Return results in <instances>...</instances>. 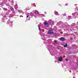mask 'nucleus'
<instances>
[{
	"mask_svg": "<svg viewBox=\"0 0 78 78\" xmlns=\"http://www.w3.org/2000/svg\"><path fill=\"white\" fill-rule=\"evenodd\" d=\"M39 16V13L37 10H34L32 12V16H34L35 18Z\"/></svg>",
	"mask_w": 78,
	"mask_h": 78,
	"instance_id": "1",
	"label": "nucleus"
},
{
	"mask_svg": "<svg viewBox=\"0 0 78 78\" xmlns=\"http://www.w3.org/2000/svg\"><path fill=\"white\" fill-rule=\"evenodd\" d=\"M38 27L39 28L38 29L40 31V32L39 33V34H40L41 37V38L43 39L44 41H45V37L43 36L42 37V36H43V33L41 32V30L40 29V28H41V27H41V24H39L38 25Z\"/></svg>",
	"mask_w": 78,
	"mask_h": 78,
	"instance_id": "2",
	"label": "nucleus"
},
{
	"mask_svg": "<svg viewBox=\"0 0 78 78\" xmlns=\"http://www.w3.org/2000/svg\"><path fill=\"white\" fill-rule=\"evenodd\" d=\"M57 24H58V25H62V27H65L66 28H67L66 25L68 24V23L67 22H65L64 23L63 22H62L61 21H60L59 22L57 23Z\"/></svg>",
	"mask_w": 78,
	"mask_h": 78,
	"instance_id": "3",
	"label": "nucleus"
},
{
	"mask_svg": "<svg viewBox=\"0 0 78 78\" xmlns=\"http://www.w3.org/2000/svg\"><path fill=\"white\" fill-rule=\"evenodd\" d=\"M75 10L76 11H77L76 12H75L74 13H73L72 14V15L73 16H78V8L77 7H76L75 8Z\"/></svg>",
	"mask_w": 78,
	"mask_h": 78,
	"instance_id": "4",
	"label": "nucleus"
},
{
	"mask_svg": "<svg viewBox=\"0 0 78 78\" xmlns=\"http://www.w3.org/2000/svg\"><path fill=\"white\" fill-rule=\"evenodd\" d=\"M27 14V18L28 20H30V19L31 18V16H30V14L27 13H26Z\"/></svg>",
	"mask_w": 78,
	"mask_h": 78,
	"instance_id": "5",
	"label": "nucleus"
},
{
	"mask_svg": "<svg viewBox=\"0 0 78 78\" xmlns=\"http://www.w3.org/2000/svg\"><path fill=\"white\" fill-rule=\"evenodd\" d=\"M7 24H9V26H10V27H12V26L13 25L12 21H10V20H9L8 21H7Z\"/></svg>",
	"mask_w": 78,
	"mask_h": 78,
	"instance_id": "6",
	"label": "nucleus"
},
{
	"mask_svg": "<svg viewBox=\"0 0 78 78\" xmlns=\"http://www.w3.org/2000/svg\"><path fill=\"white\" fill-rule=\"evenodd\" d=\"M53 33V30L51 29L49 31H48V34H51Z\"/></svg>",
	"mask_w": 78,
	"mask_h": 78,
	"instance_id": "7",
	"label": "nucleus"
},
{
	"mask_svg": "<svg viewBox=\"0 0 78 78\" xmlns=\"http://www.w3.org/2000/svg\"><path fill=\"white\" fill-rule=\"evenodd\" d=\"M49 22H50V25H53V24L54 23V22H53V21L51 20H49Z\"/></svg>",
	"mask_w": 78,
	"mask_h": 78,
	"instance_id": "8",
	"label": "nucleus"
},
{
	"mask_svg": "<svg viewBox=\"0 0 78 78\" xmlns=\"http://www.w3.org/2000/svg\"><path fill=\"white\" fill-rule=\"evenodd\" d=\"M58 60L59 62H61L62 61V57H58Z\"/></svg>",
	"mask_w": 78,
	"mask_h": 78,
	"instance_id": "9",
	"label": "nucleus"
},
{
	"mask_svg": "<svg viewBox=\"0 0 78 78\" xmlns=\"http://www.w3.org/2000/svg\"><path fill=\"white\" fill-rule=\"evenodd\" d=\"M59 39L61 41H64L66 40L65 38L63 37H61L59 38Z\"/></svg>",
	"mask_w": 78,
	"mask_h": 78,
	"instance_id": "10",
	"label": "nucleus"
},
{
	"mask_svg": "<svg viewBox=\"0 0 78 78\" xmlns=\"http://www.w3.org/2000/svg\"><path fill=\"white\" fill-rule=\"evenodd\" d=\"M18 11L19 12V13H22V14H24V12L20 10H18Z\"/></svg>",
	"mask_w": 78,
	"mask_h": 78,
	"instance_id": "11",
	"label": "nucleus"
},
{
	"mask_svg": "<svg viewBox=\"0 0 78 78\" xmlns=\"http://www.w3.org/2000/svg\"><path fill=\"white\" fill-rule=\"evenodd\" d=\"M44 25L45 27H47V25H49V23H47L46 22H45L44 23Z\"/></svg>",
	"mask_w": 78,
	"mask_h": 78,
	"instance_id": "12",
	"label": "nucleus"
},
{
	"mask_svg": "<svg viewBox=\"0 0 78 78\" xmlns=\"http://www.w3.org/2000/svg\"><path fill=\"white\" fill-rule=\"evenodd\" d=\"M54 13L55 15H56V16H59V14H58V12L57 11H56V10H55L54 12Z\"/></svg>",
	"mask_w": 78,
	"mask_h": 78,
	"instance_id": "13",
	"label": "nucleus"
},
{
	"mask_svg": "<svg viewBox=\"0 0 78 78\" xmlns=\"http://www.w3.org/2000/svg\"><path fill=\"white\" fill-rule=\"evenodd\" d=\"M2 21L3 22H5V17H3V18H2Z\"/></svg>",
	"mask_w": 78,
	"mask_h": 78,
	"instance_id": "14",
	"label": "nucleus"
},
{
	"mask_svg": "<svg viewBox=\"0 0 78 78\" xmlns=\"http://www.w3.org/2000/svg\"><path fill=\"white\" fill-rule=\"evenodd\" d=\"M11 10L12 11V14H14V13H15V12H14V10L13 8H12Z\"/></svg>",
	"mask_w": 78,
	"mask_h": 78,
	"instance_id": "15",
	"label": "nucleus"
},
{
	"mask_svg": "<svg viewBox=\"0 0 78 78\" xmlns=\"http://www.w3.org/2000/svg\"><path fill=\"white\" fill-rule=\"evenodd\" d=\"M14 15V14H11L9 16V17H12V16H13Z\"/></svg>",
	"mask_w": 78,
	"mask_h": 78,
	"instance_id": "16",
	"label": "nucleus"
},
{
	"mask_svg": "<svg viewBox=\"0 0 78 78\" xmlns=\"http://www.w3.org/2000/svg\"><path fill=\"white\" fill-rule=\"evenodd\" d=\"M66 27L67 28H66V29H67L69 27H70V25L68 24L66 25Z\"/></svg>",
	"mask_w": 78,
	"mask_h": 78,
	"instance_id": "17",
	"label": "nucleus"
},
{
	"mask_svg": "<svg viewBox=\"0 0 78 78\" xmlns=\"http://www.w3.org/2000/svg\"><path fill=\"white\" fill-rule=\"evenodd\" d=\"M31 5H32L33 6H34L35 7H36V5H35V3H34L33 4H31Z\"/></svg>",
	"mask_w": 78,
	"mask_h": 78,
	"instance_id": "18",
	"label": "nucleus"
},
{
	"mask_svg": "<svg viewBox=\"0 0 78 78\" xmlns=\"http://www.w3.org/2000/svg\"><path fill=\"white\" fill-rule=\"evenodd\" d=\"M18 8V6L17 5H16L15 6V8L16 9V8Z\"/></svg>",
	"mask_w": 78,
	"mask_h": 78,
	"instance_id": "19",
	"label": "nucleus"
},
{
	"mask_svg": "<svg viewBox=\"0 0 78 78\" xmlns=\"http://www.w3.org/2000/svg\"><path fill=\"white\" fill-rule=\"evenodd\" d=\"M28 9L27 8V7H25V8H24V10H26V11H27V10H28V9Z\"/></svg>",
	"mask_w": 78,
	"mask_h": 78,
	"instance_id": "20",
	"label": "nucleus"
},
{
	"mask_svg": "<svg viewBox=\"0 0 78 78\" xmlns=\"http://www.w3.org/2000/svg\"><path fill=\"white\" fill-rule=\"evenodd\" d=\"M48 50H49V52H50V53H51V52L52 51H52V50H50V49L49 48L48 49Z\"/></svg>",
	"mask_w": 78,
	"mask_h": 78,
	"instance_id": "21",
	"label": "nucleus"
},
{
	"mask_svg": "<svg viewBox=\"0 0 78 78\" xmlns=\"http://www.w3.org/2000/svg\"><path fill=\"white\" fill-rule=\"evenodd\" d=\"M65 45H64V47H67V44H66Z\"/></svg>",
	"mask_w": 78,
	"mask_h": 78,
	"instance_id": "22",
	"label": "nucleus"
},
{
	"mask_svg": "<svg viewBox=\"0 0 78 78\" xmlns=\"http://www.w3.org/2000/svg\"><path fill=\"white\" fill-rule=\"evenodd\" d=\"M3 9L4 11H7V9L6 8H3Z\"/></svg>",
	"mask_w": 78,
	"mask_h": 78,
	"instance_id": "23",
	"label": "nucleus"
},
{
	"mask_svg": "<svg viewBox=\"0 0 78 78\" xmlns=\"http://www.w3.org/2000/svg\"><path fill=\"white\" fill-rule=\"evenodd\" d=\"M68 18H69V19H73V18H72V16H68Z\"/></svg>",
	"mask_w": 78,
	"mask_h": 78,
	"instance_id": "24",
	"label": "nucleus"
},
{
	"mask_svg": "<svg viewBox=\"0 0 78 78\" xmlns=\"http://www.w3.org/2000/svg\"><path fill=\"white\" fill-rule=\"evenodd\" d=\"M6 6H10V5H9V4H6Z\"/></svg>",
	"mask_w": 78,
	"mask_h": 78,
	"instance_id": "25",
	"label": "nucleus"
},
{
	"mask_svg": "<svg viewBox=\"0 0 78 78\" xmlns=\"http://www.w3.org/2000/svg\"><path fill=\"white\" fill-rule=\"evenodd\" d=\"M1 15L2 16H4V13H2L1 14Z\"/></svg>",
	"mask_w": 78,
	"mask_h": 78,
	"instance_id": "26",
	"label": "nucleus"
},
{
	"mask_svg": "<svg viewBox=\"0 0 78 78\" xmlns=\"http://www.w3.org/2000/svg\"><path fill=\"white\" fill-rule=\"evenodd\" d=\"M41 16H42V17H44L45 16V15H44V14H42Z\"/></svg>",
	"mask_w": 78,
	"mask_h": 78,
	"instance_id": "27",
	"label": "nucleus"
},
{
	"mask_svg": "<svg viewBox=\"0 0 78 78\" xmlns=\"http://www.w3.org/2000/svg\"><path fill=\"white\" fill-rule=\"evenodd\" d=\"M62 15L63 16H66V14L65 13L64 14H63Z\"/></svg>",
	"mask_w": 78,
	"mask_h": 78,
	"instance_id": "28",
	"label": "nucleus"
},
{
	"mask_svg": "<svg viewBox=\"0 0 78 78\" xmlns=\"http://www.w3.org/2000/svg\"><path fill=\"white\" fill-rule=\"evenodd\" d=\"M1 5H3V2H2V3H1Z\"/></svg>",
	"mask_w": 78,
	"mask_h": 78,
	"instance_id": "29",
	"label": "nucleus"
},
{
	"mask_svg": "<svg viewBox=\"0 0 78 78\" xmlns=\"http://www.w3.org/2000/svg\"><path fill=\"white\" fill-rule=\"evenodd\" d=\"M67 5H68V4H65V6H67Z\"/></svg>",
	"mask_w": 78,
	"mask_h": 78,
	"instance_id": "30",
	"label": "nucleus"
},
{
	"mask_svg": "<svg viewBox=\"0 0 78 78\" xmlns=\"http://www.w3.org/2000/svg\"><path fill=\"white\" fill-rule=\"evenodd\" d=\"M67 19L68 20H70V18H68H68H67Z\"/></svg>",
	"mask_w": 78,
	"mask_h": 78,
	"instance_id": "31",
	"label": "nucleus"
},
{
	"mask_svg": "<svg viewBox=\"0 0 78 78\" xmlns=\"http://www.w3.org/2000/svg\"><path fill=\"white\" fill-rule=\"evenodd\" d=\"M54 42H56V41L55 40V41H54Z\"/></svg>",
	"mask_w": 78,
	"mask_h": 78,
	"instance_id": "32",
	"label": "nucleus"
},
{
	"mask_svg": "<svg viewBox=\"0 0 78 78\" xmlns=\"http://www.w3.org/2000/svg\"><path fill=\"white\" fill-rule=\"evenodd\" d=\"M20 17H23V16H20Z\"/></svg>",
	"mask_w": 78,
	"mask_h": 78,
	"instance_id": "33",
	"label": "nucleus"
},
{
	"mask_svg": "<svg viewBox=\"0 0 78 78\" xmlns=\"http://www.w3.org/2000/svg\"><path fill=\"white\" fill-rule=\"evenodd\" d=\"M44 14H47V12H44Z\"/></svg>",
	"mask_w": 78,
	"mask_h": 78,
	"instance_id": "34",
	"label": "nucleus"
},
{
	"mask_svg": "<svg viewBox=\"0 0 78 78\" xmlns=\"http://www.w3.org/2000/svg\"><path fill=\"white\" fill-rule=\"evenodd\" d=\"M5 17L6 18V19H8V18H6V17Z\"/></svg>",
	"mask_w": 78,
	"mask_h": 78,
	"instance_id": "35",
	"label": "nucleus"
},
{
	"mask_svg": "<svg viewBox=\"0 0 78 78\" xmlns=\"http://www.w3.org/2000/svg\"><path fill=\"white\" fill-rule=\"evenodd\" d=\"M57 58V57H55V58Z\"/></svg>",
	"mask_w": 78,
	"mask_h": 78,
	"instance_id": "36",
	"label": "nucleus"
},
{
	"mask_svg": "<svg viewBox=\"0 0 78 78\" xmlns=\"http://www.w3.org/2000/svg\"><path fill=\"white\" fill-rule=\"evenodd\" d=\"M66 61H68V59H66Z\"/></svg>",
	"mask_w": 78,
	"mask_h": 78,
	"instance_id": "37",
	"label": "nucleus"
},
{
	"mask_svg": "<svg viewBox=\"0 0 78 78\" xmlns=\"http://www.w3.org/2000/svg\"><path fill=\"white\" fill-rule=\"evenodd\" d=\"M74 5H75V6H76V5H77V4H75Z\"/></svg>",
	"mask_w": 78,
	"mask_h": 78,
	"instance_id": "38",
	"label": "nucleus"
},
{
	"mask_svg": "<svg viewBox=\"0 0 78 78\" xmlns=\"http://www.w3.org/2000/svg\"><path fill=\"white\" fill-rule=\"evenodd\" d=\"M6 14H7V15H8V13H6Z\"/></svg>",
	"mask_w": 78,
	"mask_h": 78,
	"instance_id": "39",
	"label": "nucleus"
},
{
	"mask_svg": "<svg viewBox=\"0 0 78 78\" xmlns=\"http://www.w3.org/2000/svg\"><path fill=\"white\" fill-rule=\"evenodd\" d=\"M73 78H75V77H73Z\"/></svg>",
	"mask_w": 78,
	"mask_h": 78,
	"instance_id": "40",
	"label": "nucleus"
},
{
	"mask_svg": "<svg viewBox=\"0 0 78 78\" xmlns=\"http://www.w3.org/2000/svg\"><path fill=\"white\" fill-rule=\"evenodd\" d=\"M55 62H56V61H55Z\"/></svg>",
	"mask_w": 78,
	"mask_h": 78,
	"instance_id": "41",
	"label": "nucleus"
},
{
	"mask_svg": "<svg viewBox=\"0 0 78 78\" xmlns=\"http://www.w3.org/2000/svg\"><path fill=\"white\" fill-rule=\"evenodd\" d=\"M9 1H10V0H9Z\"/></svg>",
	"mask_w": 78,
	"mask_h": 78,
	"instance_id": "42",
	"label": "nucleus"
},
{
	"mask_svg": "<svg viewBox=\"0 0 78 78\" xmlns=\"http://www.w3.org/2000/svg\"><path fill=\"white\" fill-rule=\"evenodd\" d=\"M77 23L78 24V22H77Z\"/></svg>",
	"mask_w": 78,
	"mask_h": 78,
	"instance_id": "43",
	"label": "nucleus"
},
{
	"mask_svg": "<svg viewBox=\"0 0 78 78\" xmlns=\"http://www.w3.org/2000/svg\"><path fill=\"white\" fill-rule=\"evenodd\" d=\"M6 16H7V14H6Z\"/></svg>",
	"mask_w": 78,
	"mask_h": 78,
	"instance_id": "44",
	"label": "nucleus"
}]
</instances>
